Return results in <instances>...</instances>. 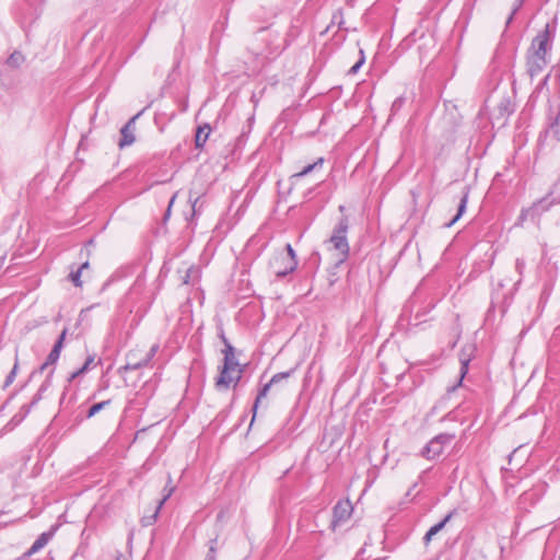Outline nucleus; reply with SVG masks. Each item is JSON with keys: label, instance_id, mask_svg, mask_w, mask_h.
Listing matches in <instances>:
<instances>
[{"label": "nucleus", "instance_id": "nucleus-1", "mask_svg": "<svg viewBox=\"0 0 560 560\" xmlns=\"http://www.w3.org/2000/svg\"><path fill=\"white\" fill-rule=\"evenodd\" d=\"M553 37L551 26L547 23L533 38L526 52V72L532 80L540 75L548 66Z\"/></svg>", "mask_w": 560, "mask_h": 560}, {"label": "nucleus", "instance_id": "nucleus-2", "mask_svg": "<svg viewBox=\"0 0 560 560\" xmlns=\"http://www.w3.org/2000/svg\"><path fill=\"white\" fill-rule=\"evenodd\" d=\"M348 230L349 219L343 215L334 228L332 234L328 241L332 248L338 253V264L343 262L349 256L350 247L347 240Z\"/></svg>", "mask_w": 560, "mask_h": 560}, {"label": "nucleus", "instance_id": "nucleus-3", "mask_svg": "<svg viewBox=\"0 0 560 560\" xmlns=\"http://www.w3.org/2000/svg\"><path fill=\"white\" fill-rule=\"evenodd\" d=\"M287 254L280 253L270 261V268L277 278H283L293 272L298 267V260L291 244L285 245Z\"/></svg>", "mask_w": 560, "mask_h": 560}, {"label": "nucleus", "instance_id": "nucleus-4", "mask_svg": "<svg viewBox=\"0 0 560 560\" xmlns=\"http://www.w3.org/2000/svg\"><path fill=\"white\" fill-rule=\"evenodd\" d=\"M455 439V434L451 433H441L431 439L427 445L422 448L421 455L429 459L433 460L438 458L444 450L446 444H450Z\"/></svg>", "mask_w": 560, "mask_h": 560}, {"label": "nucleus", "instance_id": "nucleus-5", "mask_svg": "<svg viewBox=\"0 0 560 560\" xmlns=\"http://www.w3.org/2000/svg\"><path fill=\"white\" fill-rule=\"evenodd\" d=\"M244 373V370H238L236 372L232 370L225 371V368H221L220 375L215 380V387L219 390H226L232 385L235 387L240 380L242 378V375Z\"/></svg>", "mask_w": 560, "mask_h": 560}, {"label": "nucleus", "instance_id": "nucleus-6", "mask_svg": "<svg viewBox=\"0 0 560 560\" xmlns=\"http://www.w3.org/2000/svg\"><path fill=\"white\" fill-rule=\"evenodd\" d=\"M353 508L349 500L338 501L334 506L331 527L335 529L340 524L348 521L352 514Z\"/></svg>", "mask_w": 560, "mask_h": 560}, {"label": "nucleus", "instance_id": "nucleus-7", "mask_svg": "<svg viewBox=\"0 0 560 560\" xmlns=\"http://www.w3.org/2000/svg\"><path fill=\"white\" fill-rule=\"evenodd\" d=\"M221 339H222V342L224 343V349L222 351L224 354L222 366L225 368V371L232 370V371L236 372L238 370H244V368L238 363V361L235 357L234 347L230 343V341L228 340V338L224 336L223 332L221 334Z\"/></svg>", "mask_w": 560, "mask_h": 560}, {"label": "nucleus", "instance_id": "nucleus-8", "mask_svg": "<svg viewBox=\"0 0 560 560\" xmlns=\"http://www.w3.org/2000/svg\"><path fill=\"white\" fill-rule=\"evenodd\" d=\"M48 386H49V380H47L46 382H44V383L40 385V387H39V389H38L37 394L35 395L34 399L32 400V402H31L30 405H23V406L20 408L19 412H18V413H15V415L11 418V420H10L9 424H11V425H13V427H15V425L20 424V423H21V422H22V421L27 417V415L30 413V411H31L32 407H33L34 405H36V404H37V401L42 398V394H43L45 390H47V387H48Z\"/></svg>", "mask_w": 560, "mask_h": 560}, {"label": "nucleus", "instance_id": "nucleus-9", "mask_svg": "<svg viewBox=\"0 0 560 560\" xmlns=\"http://www.w3.org/2000/svg\"><path fill=\"white\" fill-rule=\"evenodd\" d=\"M159 350V345L154 343L149 351H147L143 357L139 360H136V353H129L127 357V363L125 365L126 370H136L143 366H148L153 359V357L156 354Z\"/></svg>", "mask_w": 560, "mask_h": 560}, {"label": "nucleus", "instance_id": "nucleus-10", "mask_svg": "<svg viewBox=\"0 0 560 560\" xmlns=\"http://www.w3.org/2000/svg\"><path fill=\"white\" fill-rule=\"evenodd\" d=\"M139 115L140 113L131 117L120 129V139L118 141V147L120 149L129 147L136 141V120Z\"/></svg>", "mask_w": 560, "mask_h": 560}, {"label": "nucleus", "instance_id": "nucleus-11", "mask_svg": "<svg viewBox=\"0 0 560 560\" xmlns=\"http://www.w3.org/2000/svg\"><path fill=\"white\" fill-rule=\"evenodd\" d=\"M294 372V370H290V371H287V372H280V373H277L275 374L271 380L265 384L261 389L259 390L257 397H256V400H255V404L253 406V411H254V416H256V411H257V408H258V405L260 402V400L262 398H265L270 389V387L275 384H278L280 383L281 381L290 377L292 375V373ZM255 417H253L254 419Z\"/></svg>", "mask_w": 560, "mask_h": 560}, {"label": "nucleus", "instance_id": "nucleus-12", "mask_svg": "<svg viewBox=\"0 0 560 560\" xmlns=\"http://www.w3.org/2000/svg\"><path fill=\"white\" fill-rule=\"evenodd\" d=\"M472 350L474 349L471 346L464 347L462 349L460 354H459L460 376H459L458 383L456 385L452 386L451 388H448V392H454L458 386L462 385V382L468 372V365L471 360Z\"/></svg>", "mask_w": 560, "mask_h": 560}, {"label": "nucleus", "instance_id": "nucleus-13", "mask_svg": "<svg viewBox=\"0 0 560 560\" xmlns=\"http://www.w3.org/2000/svg\"><path fill=\"white\" fill-rule=\"evenodd\" d=\"M65 336H66V330H63L61 332V335L59 336L58 340L56 341V343L54 345L51 351L49 352L46 361L43 363V365L40 366V371L43 372L48 365H52L55 364L59 357H60V352H61V349H62V345H63V339H65Z\"/></svg>", "mask_w": 560, "mask_h": 560}, {"label": "nucleus", "instance_id": "nucleus-14", "mask_svg": "<svg viewBox=\"0 0 560 560\" xmlns=\"http://www.w3.org/2000/svg\"><path fill=\"white\" fill-rule=\"evenodd\" d=\"M54 532H45L40 534L37 539L33 542L31 548L26 551L25 556L31 557L32 555L38 552L43 549L48 541L51 539Z\"/></svg>", "mask_w": 560, "mask_h": 560}, {"label": "nucleus", "instance_id": "nucleus-15", "mask_svg": "<svg viewBox=\"0 0 560 560\" xmlns=\"http://www.w3.org/2000/svg\"><path fill=\"white\" fill-rule=\"evenodd\" d=\"M211 128L208 124L199 126L195 137L196 148H202L207 142Z\"/></svg>", "mask_w": 560, "mask_h": 560}, {"label": "nucleus", "instance_id": "nucleus-16", "mask_svg": "<svg viewBox=\"0 0 560 560\" xmlns=\"http://www.w3.org/2000/svg\"><path fill=\"white\" fill-rule=\"evenodd\" d=\"M324 158H318L314 163L304 166L300 172L295 173L293 177H304L316 170H320L324 165Z\"/></svg>", "mask_w": 560, "mask_h": 560}, {"label": "nucleus", "instance_id": "nucleus-17", "mask_svg": "<svg viewBox=\"0 0 560 560\" xmlns=\"http://www.w3.org/2000/svg\"><path fill=\"white\" fill-rule=\"evenodd\" d=\"M174 491H175V486L172 483V477L168 474L167 475V482H166V485L163 488V497H162V499L158 503V510L162 509L164 503L171 498V495L174 493Z\"/></svg>", "mask_w": 560, "mask_h": 560}, {"label": "nucleus", "instance_id": "nucleus-18", "mask_svg": "<svg viewBox=\"0 0 560 560\" xmlns=\"http://www.w3.org/2000/svg\"><path fill=\"white\" fill-rule=\"evenodd\" d=\"M95 366L96 363H95V358L94 357H89L86 359V361L84 362V364L82 365V368H80L79 370L74 371L73 373L70 374L68 381L69 382H72L74 378H77L79 375H81L82 373L86 372L88 370H90L91 366Z\"/></svg>", "mask_w": 560, "mask_h": 560}, {"label": "nucleus", "instance_id": "nucleus-19", "mask_svg": "<svg viewBox=\"0 0 560 560\" xmlns=\"http://www.w3.org/2000/svg\"><path fill=\"white\" fill-rule=\"evenodd\" d=\"M467 201H468V192H465L463 195V197L460 198V201H459V205H458V209H457V214L451 220L450 223L446 224V226H452L455 222H457L459 220V218L463 215V213L466 211V207H467Z\"/></svg>", "mask_w": 560, "mask_h": 560}, {"label": "nucleus", "instance_id": "nucleus-20", "mask_svg": "<svg viewBox=\"0 0 560 560\" xmlns=\"http://www.w3.org/2000/svg\"><path fill=\"white\" fill-rule=\"evenodd\" d=\"M454 514L455 510L451 511L441 522L430 527L429 530L431 532V534L435 536L439 532H441L445 527V525L451 521Z\"/></svg>", "mask_w": 560, "mask_h": 560}, {"label": "nucleus", "instance_id": "nucleus-21", "mask_svg": "<svg viewBox=\"0 0 560 560\" xmlns=\"http://www.w3.org/2000/svg\"><path fill=\"white\" fill-rule=\"evenodd\" d=\"M342 24H343L342 11L337 10L336 12H334V14L331 16L330 24L326 27L325 33H328L334 25H337L338 28H340Z\"/></svg>", "mask_w": 560, "mask_h": 560}, {"label": "nucleus", "instance_id": "nucleus-22", "mask_svg": "<svg viewBox=\"0 0 560 560\" xmlns=\"http://www.w3.org/2000/svg\"><path fill=\"white\" fill-rule=\"evenodd\" d=\"M89 264L88 262H84L81 265L80 268H78L75 271H71L70 275H69V278L70 280L73 282V284L75 287H81V280H80V277H81V272L84 268H88Z\"/></svg>", "mask_w": 560, "mask_h": 560}, {"label": "nucleus", "instance_id": "nucleus-23", "mask_svg": "<svg viewBox=\"0 0 560 560\" xmlns=\"http://www.w3.org/2000/svg\"><path fill=\"white\" fill-rule=\"evenodd\" d=\"M23 55L20 51H14L7 59V63L11 67H19L23 62Z\"/></svg>", "mask_w": 560, "mask_h": 560}, {"label": "nucleus", "instance_id": "nucleus-24", "mask_svg": "<svg viewBox=\"0 0 560 560\" xmlns=\"http://www.w3.org/2000/svg\"><path fill=\"white\" fill-rule=\"evenodd\" d=\"M159 513H160V510H158V505H156V506H155V510H154V512H153V514H152V515H150V516H143V518H142V521H141V522H142V525H143V526H150V525H153V524L156 522V520H158Z\"/></svg>", "mask_w": 560, "mask_h": 560}, {"label": "nucleus", "instance_id": "nucleus-25", "mask_svg": "<svg viewBox=\"0 0 560 560\" xmlns=\"http://www.w3.org/2000/svg\"><path fill=\"white\" fill-rule=\"evenodd\" d=\"M105 408V401H100L97 404H94L92 407L89 408L86 412V418H92L94 415L100 412Z\"/></svg>", "mask_w": 560, "mask_h": 560}, {"label": "nucleus", "instance_id": "nucleus-26", "mask_svg": "<svg viewBox=\"0 0 560 560\" xmlns=\"http://www.w3.org/2000/svg\"><path fill=\"white\" fill-rule=\"evenodd\" d=\"M525 260L523 258H517L516 261H515V270L516 272L518 273L520 278L518 280L516 281V283H521L522 281V277H523V273H524V270H525Z\"/></svg>", "mask_w": 560, "mask_h": 560}, {"label": "nucleus", "instance_id": "nucleus-27", "mask_svg": "<svg viewBox=\"0 0 560 560\" xmlns=\"http://www.w3.org/2000/svg\"><path fill=\"white\" fill-rule=\"evenodd\" d=\"M522 5H523V0H516V1H515V4H514V7H513V10H512V12H511L510 16H509V18H508V20H506V26H509V25H510V23L512 22V20H513V18H514V15H515V14H516V12L521 9V7H522Z\"/></svg>", "mask_w": 560, "mask_h": 560}, {"label": "nucleus", "instance_id": "nucleus-28", "mask_svg": "<svg viewBox=\"0 0 560 560\" xmlns=\"http://www.w3.org/2000/svg\"><path fill=\"white\" fill-rule=\"evenodd\" d=\"M16 371H18V362H15L13 369L11 370V372L8 374L7 378H5V382H4V387L9 386L10 384L13 383L15 376H16Z\"/></svg>", "mask_w": 560, "mask_h": 560}, {"label": "nucleus", "instance_id": "nucleus-29", "mask_svg": "<svg viewBox=\"0 0 560 560\" xmlns=\"http://www.w3.org/2000/svg\"><path fill=\"white\" fill-rule=\"evenodd\" d=\"M405 104V97H397L392 104V112L397 113Z\"/></svg>", "mask_w": 560, "mask_h": 560}, {"label": "nucleus", "instance_id": "nucleus-30", "mask_svg": "<svg viewBox=\"0 0 560 560\" xmlns=\"http://www.w3.org/2000/svg\"><path fill=\"white\" fill-rule=\"evenodd\" d=\"M215 539L211 541V545L209 547V551L207 553V557L205 560H215Z\"/></svg>", "mask_w": 560, "mask_h": 560}, {"label": "nucleus", "instance_id": "nucleus-31", "mask_svg": "<svg viewBox=\"0 0 560 560\" xmlns=\"http://www.w3.org/2000/svg\"><path fill=\"white\" fill-rule=\"evenodd\" d=\"M364 63V57H362L359 61H357L349 70V73L350 74H354L359 71V69L362 67V65Z\"/></svg>", "mask_w": 560, "mask_h": 560}, {"label": "nucleus", "instance_id": "nucleus-32", "mask_svg": "<svg viewBox=\"0 0 560 560\" xmlns=\"http://www.w3.org/2000/svg\"><path fill=\"white\" fill-rule=\"evenodd\" d=\"M192 273H197V270H196L194 267L189 268V269L186 271V276H185V278H184V280H183V283H184V284H188V283H189V279H190V277H191V275H192Z\"/></svg>", "mask_w": 560, "mask_h": 560}, {"label": "nucleus", "instance_id": "nucleus-33", "mask_svg": "<svg viewBox=\"0 0 560 560\" xmlns=\"http://www.w3.org/2000/svg\"><path fill=\"white\" fill-rule=\"evenodd\" d=\"M174 200H175V196H173L172 199L170 200L168 208H167L165 217H164L165 220L170 217L171 208H172V206L174 203Z\"/></svg>", "mask_w": 560, "mask_h": 560}, {"label": "nucleus", "instance_id": "nucleus-34", "mask_svg": "<svg viewBox=\"0 0 560 560\" xmlns=\"http://www.w3.org/2000/svg\"><path fill=\"white\" fill-rule=\"evenodd\" d=\"M433 536H434V535H433V534H431V532H430V530H428V532L425 533L424 537H423V541H424V544H428L429 541H431V539L433 538Z\"/></svg>", "mask_w": 560, "mask_h": 560}, {"label": "nucleus", "instance_id": "nucleus-35", "mask_svg": "<svg viewBox=\"0 0 560 560\" xmlns=\"http://www.w3.org/2000/svg\"><path fill=\"white\" fill-rule=\"evenodd\" d=\"M52 372H55V369H51L50 374H49V375L47 376V378L45 380V382H46L47 380H49V385H51V374H52ZM49 387H50V386H48V387H47V389H48Z\"/></svg>", "mask_w": 560, "mask_h": 560}, {"label": "nucleus", "instance_id": "nucleus-36", "mask_svg": "<svg viewBox=\"0 0 560 560\" xmlns=\"http://www.w3.org/2000/svg\"><path fill=\"white\" fill-rule=\"evenodd\" d=\"M278 266H279L280 268H284L285 262H280Z\"/></svg>", "mask_w": 560, "mask_h": 560}, {"label": "nucleus", "instance_id": "nucleus-37", "mask_svg": "<svg viewBox=\"0 0 560 560\" xmlns=\"http://www.w3.org/2000/svg\"><path fill=\"white\" fill-rule=\"evenodd\" d=\"M339 210H340L341 212H343V211H345V206H340V207H339Z\"/></svg>", "mask_w": 560, "mask_h": 560}, {"label": "nucleus", "instance_id": "nucleus-38", "mask_svg": "<svg viewBox=\"0 0 560 560\" xmlns=\"http://www.w3.org/2000/svg\"><path fill=\"white\" fill-rule=\"evenodd\" d=\"M557 560H560V555L558 556V559Z\"/></svg>", "mask_w": 560, "mask_h": 560}]
</instances>
